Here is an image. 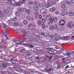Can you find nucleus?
Returning a JSON list of instances; mask_svg holds the SVG:
<instances>
[{
	"instance_id": "19",
	"label": "nucleus",
	"mask_w": 74,
	"mask_h": 74,
	"mask_svg": "<svg viewBox=\"0 0 74 74\" xmlns=\"http://www.w3.org/2000/svg\"><path fill=\"white\" fill-rule=\"evenodd\" d=\"M13 25H14V26H18L19 25V23L18 22H16L13 23Z\"/></svg>"
},
{
	"instance_id": "5",
	"label": "nucleus",
	"mask_w": 74,
	"mask_h": 74,
	"mask_svg": "<svg viewBox=\"0 0 74 74\" xmlns=\"http://www.w3.org/2000/svg\"><path fill=\"white\" fill-rule=\"evenodd\" d=\"M14 5L15 6H18V7L19 6H21V4L20 3H17L15 2L14 4Z\"/></svg>"
},
{
	"instance_id": "58",
	"label": "nucleus",
	"mask_w": 74,
	"mask_h": 74,
	"mask_svg": "<svg viewBox=\"0 0 74 74\" xmlns=\"http://www.w3.org/2000/svg\"><path fill=\"white\" fill-rule=\"evenodd\" d=\"M21 71V72H24V70H23V69H22Z\"/></svg>"
},
{
	"instance_id": "55",
	"label": "nucleus",
	"mask_w": 74,
	"mask_h": 74,
	"mask_svg": "<svg viewBox=\"0 0 74 74\" xmlns=\"http://www.w3.org/2000/svg\"><path fill=\"white\" fill-rule=\"evenodd\" d=\"M60 51H61L62 52H63L64 51V50H60Z\"/></svg>"
},
{
	"instance_id": "64",
	"label": "nucleus",
	"mask_w": 74,
	"mask_h": 74,
	"mask_svg": "<svg viewBox=\"0 0 74 74\" xmlns=\"http://www.w3.org/2000/svg\"><path fill=\"white\" fill-rule=\"evenodd\" d=\"M1 10H0V15H1Z\"/></svg>"
},
{
	"instance_id": "24",
	"label": "nucleus",
	"mask_w": 74,
	"mask_h": 74,
	"mask_svg": "<svg viewBox=\"0 0 74 74\" xmlns=\"http://www.w3.org/2000/svg\"><path fill=\"white\" fill-rule=\"evenodd\" d=\"M42 26L43 29H45V24H42Z\"/></svg>"
},
{
	"instance_id": "17",
	"label": "nucleus",
	"mask_w": 74,
	"mask_h": 74,
	"mask_svg": "<svg viewBox=\"0 0 74 74\" xmlns=\"http://www.w3.org/2000/svg\"><path fill=\"white\" fill-rule=\"evenodd\" d=\"M52 4L53 5H56V2L55 1H52Z\"/></svg>"
},
{
	"instance_id": "8",
	"label": "nucleus",
	"mask_w": 74,
	"mask_h": 74,
	"mask_svg": "<svg viewBox=\"0 0 74 74\" xmlns=\"http://www.w3.org/2000/svg\"><path fill=\"white\" fill-rule=\"evenodd\" d=\"M3 11L4 13V14H7L9 13V11L8 10L5 9H4L3 10Z\"/></svg>"
},
{
	"instance_id": "6",
	"label": "nucleus",
	"mask_w": 74,
	"mask_h": 74,
	"mask_svg": "<svg viewBox=\"0 0 74 74\" xmlns=\"http://www.w3.org/2000/svg\"><path fill=\"white\" fill-rule=\"evenodd\" d=\"M56 10V8H55V7H53L50 8V9L49 11L51 12H53L55 11Z\"/></svg>"
},
{
	"instance_id": "3",
	"label": "nucleus",
	"mask_w": 74,
	"mask_h": 74,
	"mask_svg": "<svg viewBox=\"0 0 74 74\" xmlns=\"http://www.w3.org/2000/svg\"><path fill=\"white\" fill-rule=\"evenodd\" d=\"M59 24L60 26H63L65 25V21L64 20H62L60 21L59 23Z\"/></svg>"
},
{
	"instance_id": "7",
	"label": "nucleus",
	"mask_w": 74,
	"mask_h": 74,
	"mask_svg": "<svg viewBox=\"0 0 74 74\" xmlns=\"http://www.w3.org/2000/svg\"><path fill=\"white\" fill-rule=\"evenodd\" d=\"M61 7L62 8V9H64V8H66L67 6H66V5L63 4L61 5Z\"/></svg>"
},
{
	"instance_id": "39",
	"label": "nucleus",
	"mask_w": 74,
	"mask_h": 74,
	"mask_svg": "<svg viewBox=\"0 0 74 74\" xmlns=\"http://www.w3.org/2000/svg\"><path fill=\"white\" fill-rule=\"evenodd\" d=\"M17 69L18 70H19L20 71H21L22 70V69L20 68V67H18L17 68Z\"/></svg>"
},
{
	"instance_id": "14",
	"label": "nucleus",
	"mask_w": 74,
	"mask_h": 74,
	"mask_svg": "<svg viewBox=\"0 0 74 74\" xmlns=\"http://www.w3.org/2000/svg\"><path fill=\"white\" fill-rule=\"evenodd\" d=\"M67 2L68 4H71L72 3V1L71 0H67Z\"/></svg>"
},
{
	"instance_id": "41",
	"label": "nucleus",
	"mask_w": 74,
	"mask_h": 74,
	"mask_svg": "<svg viewBox=\"0 0 74 74\" xmlns=\"http://www.w3.org/2000/svg\"><path fill=\"white\" fill-rule=\"evenodd\" d=\"M29 47H30V48H34V46L32 45H30Z\"/></svg>"
},
{
	"instance_id": "21",
	"label": "nucleus",
	"mask_w": 74,
	"mask_h": 74,
	"mask_svg": "<svg viewBox=\"0 0 74 74\" xmlns=\"http://www.w3.org/2000/svg\"><path fill=\"white\" fill-rule=\"evenodd\" d=\"M34 8L36 10V11H38V8L37 6L34 7Z\"/></svg>"
},
{
	"instance_id": "22",
	"label": "nucleus",
	"mask_w": 74,
	"mask_h": 74,
	"mask_svg": "<svg viewBox=\"0 0 74 74\" xmlns=\"http://www.w3.org/2000/svg\"><path fill=\"white\" fill-rule=\"evenodd\" d=\"M3 35L5 36H8V34L7 32H5L3 33Z\"/></svg>"
},
{
	"instance_id": "31",
	"label": "nucleus",
	"mask_w": 74,
	"mask_h": 74,
	"mask_svg": "<svg viewBox=\"0 0 74 74\" xmlns=\"http://www.w3.org/2000/svg\"><path fill=\"white\" fill-rule=\"evenodd\" d=\"M60 15L61 16H64L65 15V13H62L60 14Z\"/></svg>"
},
{
	"instance_id": "59",
	"label": "nucleus",
	"mask_w": 74,
	"mask_h": 74,
	"mask_svg": "<svg viewBox=\"0 0 74 74\" xmlns=\"http://www.w3.org/2000/svg\"><path fill=\"white\" fill-rule=\"evenodd\" d=\"M52 56L49 57V59H52Z\"/></svg>"
},
{
	"instance_id": "54",
	"label": "nucleus",
	"mask_w": 74,
	"mask_h": 74,
	"mask_svg": "<svg viewBox=\"0 0 74 74\" xmlns=\"http://www.w3.org/2000/svg\"><path fill=\"white\" fill-rule=\"evenodd\" d=\"M45 71L46 73H48V71L47 69H45Z\"/></svg>"
},
{
	"instance_id": "16",
	"label": "nucleus",
	"mask_w": 74,
	"mask_h": 74,
	"mask_svg": "<svg viewBox=\"0 0 74 74\" xmlns=\"http://www.w3.org/2000/svg\"><path fill=\"white\" fill-rule=\"evenodd\" d=\"M39 7L40 8H44V5L42 3H40L39 4Z\"/></svg>"
},
{
	"instance_id": "18",
	"label": "nucleus",
	"mask_w": 74,
	"mask_h": 74,
	"mask_svg": "<svg viewBox=\"0 0 74 74\" xmlns=\"http://www.w3.org/2000/svg\"><path fill=\"white\" fill-rule=\"evenodd\" d=\"M54 28L53 25H51L50 27V29L51 30H53Z\"/></svg>"
},
{
	"instance_id": "15",
	"label": "nucleus",
	"mask_w": 74,
	"mask_h": 74,
	"mask_svg": "<svg viewBox=\"0 0 74 74\" xmlns=\"http://www.w3.org/2000/svg\"><path fill=\"white\" fill-rule=\"evenodd\" d=\"M29 33H25L23 34V36L24 37H28L29 36Z\"/></svg>"
},
{
	"instance_id": "44",
	"label": "nucleus",
	"mask_w": 74,
	"mask_h": 74,
	"mask_svg": "<svg viewBox=\"0 0 74 74\" xmlns=\"http://www.w3.org/2000/svg\"><path fill=\"white\" fill-rule=\"evenodd\" d=\"M42 16L43 18H45V16H46V14H43L42 15Z\"/></svg>"
},
{
	"instance_id": "63",
	"label": "nucleus",
	"mask_w": 74,
	"mask_h": 74,
	"mask_svg": "<svg viewBox=\"0 0 74 74\" xmlns=\"http://www.w3.org/2000/svg\"><path fill=\"white\" fill-rule=\"evenodd\" d=\"M50 54H51V55H53V54H54V53H53L51 52V53Z\"/></svg>"
},
{
	"instance_id": "45",
	"label": "nucleus",
	"mask_w": 74,
	"mask_h": 74,
	"mask_svg": "<svg viewBox=\"0 0 74 74\" xmlns=\"http://www.w3.org/2000/svg\"><path fill=\"white\" fill-rule=\"evenodd\" d=\"M21 51L23 52H24V51H26V50L25 49H21Z\"/></svg>"
},
{
	"instance_id": "42",
	"label": "nucleus",
	"mask_w": 74,
	"mask_h": 74,
	"mask_svg": "<svg viewBox=\"0 0 74 74\" xmlns=\"http://www.w3.org/2000/svg\"><path fill=\"white\" fill-rule=\"evenodd\" d=\"M39 18L40 19H42V16H41V15H39Z\"/></svg>"
},
{
	"instance_id": "1",
	"label": "nucleus",
	"mask_w": 74,
	"mask_h": 74,
	"mask_svg": "<svg viewBox=\"0 0 74 74\" xmlns=\"http://www.w3.org/2000/svg\"><path fill=\"white\" fill-rule=\"evenodd\" d=\"M13 41L14 42L19 41L20 42H23L25 41V40H19V39L18 38H15L13 39Z\"/></svg>"
},
{
	"instance_id": "61",
	"label": "nucleus",
	"mask_w": 74,
	"mask_h": 74,
	"mask_svg": "<svg viewBox=\"0 0 74 74\" xmlns=\"http://www.w3.org/2000/svg\"><path fill=\"white\" fill-rule=\"evenodd\" d=\"M73 38H74V36L71 37V39H72Z\"/></svg>"
},
{
	"instance_id": "46",
	"label": "nucleus",
	"mask_w": 74,
	"mask_h": 74,
	"mask_svg": "<svg viewBox=\"0 0 74 74\" xmlns=\"http://www.w3.org/2000/svg\"><path fill=\"white\" fill-rule=\"evenodd\" d=\"M40 53V51H36V53H37V54H39Z\"/></svg>"
},
{
	"instance_id": "25",
	"label": "nucleus",
	"mask_w": 74,
	"mask_h": 74,
	"mask_svg": "<svg viewBox=\"0 0 74 74\" xmlns=\"http://www.w3.org/2000/svg\"><path fill=\"white\" fill-rule=\"evenodd\" d=\"M45 7L46 8H49V5L48 4H46L45 6Z\"/></svg>"
},
{
	"instance_id": "38",
	"label": "nucleus",
	"mask_w": 74,
	"mask_h": 74,
	"mask_svg": "<svg viewBox=\"0 0 74 74\" xmlns=\"http://www.w3.org/2000/svg\"><path fill=\"white\" fill-rule=\"evenodd\" d=\"M30 16H28L27 17V19L28 21H29L30 20Z\"/></svg>"
},
{
	"instance_id": "60",
	"label": "nucleus",
	"mask_w": 74,
	"mask_h": 74,
	"mask_svg": "<svg viewBox=\"0 0 74 74\" xmlns=\"http://www.w3.org/2000/svg\"><path fill=\"white\" fill-rule=\"evenodd\" d=\"M69 67V66L67 65L66 66L65 68H68Z\"/></svg>"
},
{
	"instance_id": "51",
	"label": "nucleus",
	"mask_w": 74,
	"mask_h": 74,
	"mask_svg": "<svg viewBox=\"0 0 74 74\" xmlns=\"http://www.w3.org/2000/svg\"><path fill=\"white\" fill-rule=\"evenodd\" d=\"M22 3H25V0H22Z\"/></svg>"
},
{
	"instance_id": "29",
	"label": "nucleus",
	"mask_w": 74,
	"mask_h": 74,
	"mask_svg": "<svg viewBox=\"0 0 74 74\" xmlns=\"http://www.w3.org/2000/svg\"><path fill=\"white\" fill-rule=\"evenodd\" d=\"M62 62L63 63H65L66 62V59H63L62 60Z\"/></svg>"
},
{
	"instance_id": "50",
	"label": "nucleus",
	"mask_w": 74,
	"mask_h": 74,
	"mask_svg": "<svg viewBox=\"0 0 74 74\" xmlns=\"http://www.w3.org/2000/svg\"><path fill=\"white\" fill-rule=\"evenodd\" d=\"M12 63H15V60H13L11 62Z\"/></svg>"
},
{
	"instance_id": "33",
	"label": "nucleus",
	"mask_w": 74,
	"mask_h": 74,
	"mask_svg": "<svg viewBox=\"0 0 74 74\" xmlns=\"http://www.w3.org/2000/svg\"><path fill=\"white\" fill-rule=\"evenodd\" d=\"M3 66L5 68L7 67V64H4L3 65Z\"/></svg>"
},
{
	"instance_id": "9",
	"label": "nucleus",
	"mask_w": 74,
	"mask_h": 74,
	"mask_svg": "<svg viewBox=\"0 0 74 74\" xmlns=\"http://www.w3.org/2000/svg\"><path fill=\"white\" fill-rule=\"evenodd\" d=\"M54 21L53 20V17H52L50 19V22L51 23H52Z\"/></svg>"
},
{
	"instance_id": "26",
	"label": "nucleus",
	"mask_w": 74,
	"mask_h": 74,
	"mask_svg": "<svg viewBox=\"0 0 74 74\" xmlns=\"http://www.w3.org/2000/svg\"><path fill=\"white\" fill-rule=\"evenodd\" d=\"M30 10H27V13L28 15H29L30 14Z\"/></svg>"
},
{
	"instance_id": "32",
	"label": "nucleus",
	"mask_w": 74,
	"mask_h": 74,
	"mask_svg": "<svg viewBox=\"0 0 74 74\" xmlns=\"http://www.w3.org/2000/svg\"><path fill=\"white\" fill-rule=\"evenodd\" d=\"M22 8V7L21 8H20L19 10V11H20V12H22V10H22V9H23Z\"/></svg>"
},
{
	"instance_id": "57",
	"label": "nucleus",
	"mask_w": 74,
	"mask_h": 74,
	"mask_svg": "<svg viewBox=\"0 0 74 74\" xmlns=\"http://www.w3.org/2000/svg\"><path fill=\"white\" fill-rule=\"evenodd\" d=\"M22 31L23 33H25V29H23L22 30Z\"/></svg>"
},
{
	"instance_id": "30",
	"label": "nucleus",
	"mask_w": 74,
	"mask_h": 74,
	"mask_svg": "<svg viewBox=\"0 0 74 74\" xmlns=\"http://www.w3.org/2000/svg\"><path fill=\"white\" fill-rule=\"evenodd\" d=\"M42 23H45V19L44 18H43L42 20Z\"/></svg>"
},
{
	"instance_id": "36",
	"label": "nucleus",
	"mask_w": 74,
	"mask_h": 74,
	"mask_svg": "<svg viewBox=\"0 0 74 74\" xmlns=\"http://www.w3.org/2000/svg\"><path fill=\"white\" fill-rule=\"evenodd\" d=\"M32 26V24L29 23L28 25V28H30Z\"/></svg>"
},
{
	"instance_id": "40",
	"label": "nucleus",
	"mask_w": 74,
	"mask_h": 74,
	"mask_svg": "<svg viewBox=\"0 0 74 74\" xmlns=\"http://www.w3.org/2000/svg\"><path fill=\"white\" fill-rule=\"evenodd\" d=\"M16 20H17V19L16 18H14L13 19V21H16Z\"/></svg>"
},
{
	"instance_id": "47",
	"label": "nucleus",
	"mask_w": 74,
	"mask_h": 74,
	"mask_svg": "<svg viewBox=\"0 0 74 74\" xmlns=\"http://www.w3.org/2000/svg\"><path fill=\"white\" fill-rule=\"evenodd\" d=\"M69 37H70V36H66L65 37V38L66 39H67V38H69Z\"/></svg>"
},
{
	"instance_id": "52",
	"label": "nucleus",
	"mask_w": 74,
	"mask_h": 74,
	"mask_svg": "<svg viewBox=\"0 0 74 74\" xmlns=\"http://www.w3.org/2000/svg\"><path fill=\"white\" fill-rule=\"evenodd\" d=\"M56 15H59V12L58 11H56Z\"/></svg>"
},
{
	"instance_id": "2",
	"label": "nucleus",
	"mask_w": 74,
	"mask_h": 74,
	"mask_svg": "<svg viewBox=\"0 0 74 74\" xmlns=\"http://www.w3.org/2000/svg\"><path fill=\"white\" fill-rule=\"evenodd\" d=\"M67 26L69 28L71 29L73 26V24L72 22H69L67 24Z\"/></svg>"
},
{
	"instance_id": "12",
	"label": "nucleus",
	"mask_w": 74,
	"mask_h": 74,
	"mask_svg": "<svg viewBox=\"0 0 74 74\" xmlns=\"http://www.w3.org/2000/svg\"><path fill=\"white\" fill-rule=\"evenodd\" d=\"M46 36L47 38H48V39H49V38H48L51 37H52V36L51 34H48Z\"/></svg>"
},
{
	"instance_id": "13",
	"label": "nucleus",
	"mask_w": 74,
	"mask_h": 74,
	"mask_svg": "<svg viewBox=\"0 0 74 74\" xmlns=\"http://www.w3.org/2000/svg\"><path fill=\"white\" fill-rule=\"evenodd\" d=\"M51 18V16L49 15H48L46 16V19L48 21V20H49Z\"/></svg>"
},
{
	"instance_id": "37",
	"label": "nucleus",
	"mask_w": 74,
	"mask_h": 74,
	"mask_svg": "<svg viewBox=\"0 0 74 74\" xmlns=\"http://www.w3.org/2000/svg\"><path fill=\"white\" fill-rule=\"evenodd\" d=\"M23 10L24 12H26V9L25 8H23L22 9Z\"/></svg>"
},
{
	"instance_id": "4",
	"label": "nucleus",
	"mask_w": 74,
	"mask_h": 74,
	"mask_svg": "<svg viewBox=\"0 0 74 74\" xmlns=\"http://www.w3.org/2000/svg\"><path fill=\"white\" fill-rule=\"evenodd\" d=\"M47 10L46 9L43 8L41 10L40 12L41 14H44V13L47 12Z\"/></svg>"
},
{
	"instance_id": "49",
	"label": "nucleus",
	"mask_w": 74,
	"mask_h": 74,
	"mask_svg": "<svg viewBox=\"0 0 74 74\" xmlns=\"http://www.w3.org/2000/svg\"><path fill=\"white\" fill-rule=\"evenodd\" d=\"M20 26H22L23 25V23H22V22H21L20 23Z\"/></svg>"
},
{
	"instance_id": "53",
	"label": "nucleus",
	"mask_w": 74,
	"mask_h": 74,
	"mask_svg": "<svg viewBox=\"0 0 74 74\" xmlns=\"http://www.w3.org/2000/svg\"><path fill=\"white\" fill-rule=\"evenodd\" d=\"M71 55V53H69L66 54L67 56H68L69 55Z\"/></svg>"
},
{
	"instance_id": "34",
	"label": "nucleus",
	"mask_w": 74,
	"mask_h": 74,
	"mask_svg": "<svg viewBox=\"0 0 74 74\" xmlns=\"http://www.w3.org/2000/svg\"><path fill=\"white\" fill-rule=\"evenodd\" d=\"M27 23V21H23V23H24V24H25V25H26Z\"/></svg>"
},
{
	"instance_id": "20",
	"label": "nucleus",
	"mask_w": 74,
	"mask_h": 74,
	"mask_svg": "<svg viewBox=\"0 0 74 74\" xmlns=\"http://www.w3.org/2000/svg\"><path fill=\"white\" fill-rule=\"evenodd\" d=\"M69 16H72L74 15V13L73 12H70L69 14Z\"/></svg>"
},
{
	"instance_id": "56",
	"label": "nucleus",
	"mask_w": 74,
	"mask_h": 74,
	"mask_svg": "<svg viewBox=\"0 0 74 74\" xmlns=\"http://www.w3.org/2000/svg\"><path fill=\"white\" fill-rule=\"evenodd\" d=\"M49 52H51V53H54V51H49Z\"/></svg>"
},
{
	"instance_id": "11",
	"label": "nucleus",
	"mask_w": 74,
	"mask_h": 74,
	"mask_svg": "<svg viewBox=\"0 0 74 74\" xmlns=\"http://www.w3.org/2000/svg\"><path fill=\"white\" fill-rule=\"evenodd\" d=\"M37 23L39 26H41L42 25L41 21L40 20H38L37 21Z\"/></svg>"
},
{
	"instance_id": "27",
	"label": "nucleus",
	"mask_w": 74,
	"mask_h": 74,
	"mask_svg": "<svg viewBox=\"0 0 74 74\" xmlns=\"http://www.w3.org/2000/svg\"><path fill=\"white\" fill-rule=\"evenodd\" d=\"M53 27L54 29H57V27H58V25H55L54 26H53Z\"/></svg>"
},
{
	"instance_id": "35",
	"label": "nucleus",
	"mask_w": 74,
	"mask_h": 74,
	"mask_svg": "<svg viewBox=\"0 0 74 74\" xmlns=\"http://www.w3.org/2000/svg\"><path fill=\"white\" fill-rule=\"evenodd\" d=\"M52 71V69L51 68L49 69L48 70V73H50L51 71Z\"/></svg>"
},
{
	"instance_id": "62",
	"label": "nucleus",
	"mask_w": 74,
	"mask_h": 74,
	"mask_svg": "<svg viewBox=\"0 0 74 74\" xmlns=\"http://www.w3.org/2000/svg\"><path fill=\"white\" fill-rule=\"evenodd\" d=\"M60 68V66H57V69H59Z\"/></svg>"
},
{
	"instance_id": "43",
	"label": "nucleus",
	"mask_w": 74,
	"mask_h": 74,
	"mask_svg": "<svg viewBox=\"0 0 74 74\" xmlns=\"http://www.w3.org/2000/svg\"><path fill=\"white\" fill-rule=\"evenodd\" d=\"M5 36V37L6 38V39L7 40H10V38H8V37H7V36Z\"/></svg>"
},
{
	"instance_id": "23",
	"label": "nucleus",
	"mask_w": 74,
	"mask_h": 74,
	"mask_svg": "<svg viewBox=\"0 0 74 74\" xmlns=\"http://www.w3.org/2000/svg\"><path fill=\"white\" fill-rule=\"evenodd\" d=\"M53 21H54V22H57V18L55 17L54 18L53 17Z\"/></svg>"
},
{
	"instance_id": "48",
	"label": "nucleus",
	"mask_w": 74,
	"mask_h": 74,
	"mask_svg": "<svg viewBox=\"0 0 74 74\" xmlns=\"http://www.w3.org/2000/svg\"><path fill=\"white\" fill-rule=\"evenodd\" d=\"M3 26L4 27H7V25H6L4 24H3Z\"/></svg>"
},
{
	"instance_id": "10",
	"label": "nucleus",
	"mask_w": 74,
	"mask_h": 74,
	"mask_svg": "<svg viewBox=\"0 0 74 74\" xmlns=\"http://www.w3.org/2000/svg\"><path fill=\"white\" fill-rule=\"evenodd\" d=\"M34 5H36L38 6V5H39V2H37L36 1H34Z\"/></svg>"
},
{
	"instance_id": "28",
	"label": "nucleus",
	"mask_w": 74,
	"mask_h": 74,
	"mask_svg": "<svg viewBox=\"0 0 74 74\" xmlns=\"http://www.w3.org/2000/svg\"><path fill=\"white\" fill-rule=\"evenodd\" d=\"M34 2H33V1H31L30 2H29V3H28L29 4V5H32V4H33Z\"/></svg>"
}]
</instances>
